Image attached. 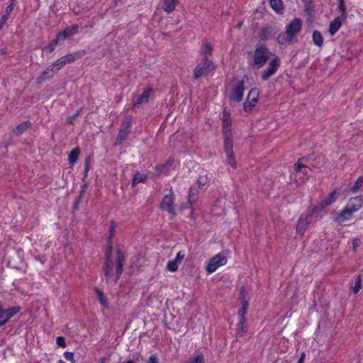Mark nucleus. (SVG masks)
I'll return each instance as SVG.
<instances>
[{
  "instance_id": "nucleus-1",
  "label": "nucleus",
  "mask_w": 363,
  "mask_h": 363,
  "mask_svg": "<svg viewBox=\"0 0 363 363\" xmlns=\"http://www.w3.org/2000/svg\"><path fill=\"white\" fill-rule=\"evenodd\" d=\"M231 118L229 111L225 108L223 111L222 130L224 139V151L226 155L228 163L234 169L237 168V163L233 152V140L231 132Z\"/></svg>"
},
{
  "instance_id": "nucleus-2",
  "label": "nucleus",
  "mask_w": 363,
  "mask_h": 363,
  "mask_svg": "<svg viewBox=\"0 0 363 363\" xmlns=\"http://www.w3.org/2000/svg\"><path fill=\"white\" fill-rule=\"evenodd\" d=\"M123 271V255L120 251L113 252L111 249L106 254L105 275L107 279H111L116 273L117 280Z\"/></svg>"
},
{
  "instance_id": "nucleus-3",
  "label": "nucleus",
  "mask_w": 363,
  "mask_h": 363,
  "mask_svg": "<svg viewBox=\"0 0 363 363\" xmlns=\"http://www.w3.org/2000/svg\"><path fill=\"white\" fill-rule=\"evenodd\" d=\"M303 22L300 18H295L286 26L285 32L277 37L279 44L292 43L302 30Z\"/></svg>"
},
{
  "instance_id": "nucleus-4",
  "label": "nucleus",
  "mask_w": 363,
  "mask_h": 363,
  "mask_svg": "<svg viewBox=\"0 0 363 363\" xmlns=\"http://www.w3.org/2000/svg\"><path fill=\"white\" fill-rule=\"evenodd\" d=\"M226 92L230 100L240 102L243 98V82L232 80L226 86Z\"/></svg>"
},
{
  "instance_id": "nucleus-5",
  "label": "nucleus",
  "mask_w": 363,
  "mask_h": 363,
  "mask_svg": "<svg viewBox=\"0 0 363 363\" xmlns=\"http://www.w3.org/2000/svg\"><path fill=\"white\" fill-rule=\"evenodd\" d=\"M273 55L267 47L257 45L253 55V65L257 69H260L266 64L269 57L271 56L273 57Z\"/></svg>"
},
{
  "instance_id": "nucleus-6",
  "label": "nucleus",
  "mask_w": 363,
  "mask_h": 363,
  "mask_svg": "<svg viewBox=\"0 0 363 363\" xmlns=\"http://www.w3.org/2000/svg\"><path fill=\"white\" fill-rule=\"evenodd\" d=\"M215 65L209 59L203 60L195 68L194 77L198 79L201 77L211 74L215 70Z\"/></svg>"
},
{
  "instance_id": "nucleus-7",
  "label": "nucleus",
  "mask_w": 363,
  "mask_h": 363,
  "mask_svg": "<svg viewBox=\"0 0 363 363\" xmlns=\"http://www.w3.org/2000/svg\"><path fill=\"white\" fill-rule=\"evenodd\" d=\"M280 65L281 62L279 57L277 55H273L269 62L268 67L262 72V79L267 80L275 74Z\"/></svg>"
},
{
  "instance_id": "nucleus-8",
  "label": "nucleus",
  "mask_w": 363,
  "mask_h": 363,
  "mask_svg": "<svg viewBox=\"0 0 363 363\" xmlns=\"http://www.w3.org/2000/svg\"><path fill=\"white\" fill-rule=\"evenodd\" d=\"M226 263L227 257L224 255L218 253L209 259L206 264V270L208 273L211 274L216 272L218 267L225 265Z\"/></svg>"
},
{
  "instance_id": "nucleus-9",
  "label": "nucleus",
  "mask_w": 363,
  "mask_h": 363,
  "mask_svg": "<svg viewBox=\"0 0 363 363\" xmlns=\"http://www.w3.org/2000/svg\"><path fill=\"white\" fill-rule=\"evenodd\" d=\"M311 212L302 213L297 220L296 232L298 235H303L311 223Z\"/></svg>"
},
{
  "instance_id": "nucleus-10",
  "label": "nucleus",
  "mask_w": 363,
  "mask_h": 363,
  "mask_svg": "<svg viewBox=\"0 0 363 363\" xmlns=\"http://www.w3.org/2000/svg\"><path fill=\"white\" fill-rule=\"evenodd\" d=\"M259 92L257 89H252L248 93L247 97L244 102L243 108L246 112H250L256 106Z\"/></svg>"
},
{
  "instance_id": "nucleus-11",
  "label": "nucleus",
  "mask_w": 363,
  "mask_h": 363,
  "mask_svg": "<svg viewBox=\"0 0 363 363\" xmlns=\"http://www.w3.org/2000/svg\"><path fill=\"white\" fill-rule=\"evenodd\" d=\"M21 308L19 306H13L4 310L0 306V327L4 325L12 317L15 316L20 312Z\"/></svg>"
},
{
  "instance_id": "nucleus-12",
  "label": "nucleus",
  "mask_w": 363,
  "mask_h": 363,
  "mask_svg": "<svg viewBox=\"0 0 363 363\" xmlns=\"http://www.w3.org/2000/svg\"><path fill=\"white\" fill-rule=\"evenodd\" d=\"M160 207L162 211H166L169 214H175L174 194L172 193L167 194L163 197Z\"/></svg>"
},
{
  "instance_id": "nucleus-13",
  "label": "nucleus",
  "mask_w": 363,
  "mask_h": 363,
  "mask_svg": "<svg viewBox=\"0 0 363 363\" xmlns=\"http://www.w3.org/2000/svg\"><path fill=\"white\" fill-rule=\"evenodd\" d=\"M296 178L301 179V182H304V177L308 179V175L311 169L302 164V160H298L295 164Z\"/></svg>"
},
{
  "instance_id": "nucleus-14",
  "label": "nucleus",
  "mask_w": 363,
  "mask_h": 363,
  "mask_svg": "<svg viewBox=\"0 0 363 363\" xmlns=\"http://www.w3.org/2000/svg\"><path fill=\"white\" fill-rule=\"evenodd\" d=\"M184 252L182 251L179 252L173 260L168 262L167 264V269L171 272H176L178 269L179 264L184 259Z\"/></svg>"
},
{
  "instance_id": "nucleus-15",
  "label": "nucleus",
  "mask_w": 363,
  "mask_h": 363,
  "mask_svg": "<svg viewBox=\"0 0 363 363\" xmlns=\"http://www.w3.org/2000/svg\"><path fill=\"white\" fill-rule=\"evenodd\" d=\"M335 200L336 193L335 191H333L330 193L327 198L323 199L318 206H314L313 211L315 212L320 211L323 210L325 207L333 203Z\"/></svg>"
},
{
  "instance_id": "nucleus-16",
  "label": "nucleus",
  "mask_w": 363,
  "mask_h": 363,
  "mask_svg": "<svg viewBox=\"0 0 363 363\" xmlns=\"http://www.w3.org/2000/svg\"><path fill=\"white\" fill-rule=\"evenodd\" d=\"M57 72V69L52 65H51L50 66L48 67L43 72L41 75L36 79L37 83L41 84L46 79L52 78Z\"/></svg>"
},
{
  "instance_id": "nucleus-17",
  "label": "nucleus",
  "mask_w": 363,
  "mask_h": 363,
  "mask_svg": "<svg viewBox=\"0 0 363 363\" xmlns=\"http://www.w3.org/2000/svg\"><path fill=\"white\" fill-rule=\"evenodd\" d=\"M151 91L152 89L150 88L145 89L143 93L141 95H140L138 97V99L134 101L133 108H135L143 104L147 103L150 96Z\"/></svg>"
},
{
  "instance_id": "nucleus-18",
  "label": "nucleus",
  "mask_w": 363,
  "mask_h": 363,
  "mask_svg": "<svg viewBox=\"0 0 363 363\" xmlns=\"http://www.w3.org/2000/svg\"><path fill=\"white\" fill-rule=\"evenodd\" d=\"M353 213L354 212L346 206L342 211L337 215L335 220L336 223L341 224L342 223L348 220Z\"/></svg>"
},
{
  "instance_id": "nucleus-19",
  "label": "nucleus",
  "mask_w": 363,
  "mask_h": 363,
  "mask_svg": "<svg viewBox=\"0 0 363 363\" xmlns=\"http://www.w3.org/2000/svg\"><path fill=\"white\" fill-rule=\"evenodd\" d=\"M362 204L363 198L362 196H356L349 200L347 206L354 213L362 207Z\"/></svg>"
},
{
  "instance_id": "nucleus-20",
  "label": "nucleus",
  "mask_w": 363,
  "mask_h": 363,
  "mask_svg": "<svg viewBox=\"0 0 363 363\" xmlns=\"http://www.w3.org/2000/svg\"><path fill=\"white\" fill-rule=\"evenodd\" d=\"M150 173H141V172H136L133 177L132 180V185L133 186H136L139 183H144L145 182L148 177H149Z\"/></svg>"
},
{
  "instance_id": "nucleus-21",
  "label": "nucleus",
  "mask_w": 363,
  "mask_h": 363,
  "mask_svg": "<svg viewBox=\"0 0 363 363\" xmlns=\"http://www.w3.org/2000/svg\"><path fill=\"white\" fill-rule=\"evenodd\" d=\"M178 2V0H163V9L169 13H172L175 10Z\"/></svg>"
},
{
  "instance_id": "nucleus-22",
  "label": "nucleus",
  "mask_w": 363,
  "mask_h": 363,
  "mask_svg": "<svg viewBox=\"0 0 363 363\" xmlns=\"http://www.w3.org/2000/svg\"><path fill=\"white\" fill-rule=\"evenodd\" d=\"M269 4L272 9L277 13H281L284 9L282 0H270Z\"/></svg>"
},
{
  "instance_id": "nucleus-23",
  "label": "nucleus",
  "mask_w": 363,
  "mask_h": 363,
  "mask_svg": "<svg viewBox=\"0 0 363 363\" xmlns=\"http://www.w3.org/2000/svg\"><path fill=\"white\" fill-rule=\"evenodd\" d=\"M84 54V51H79L74 53H71L63 56L65 61H66V64L74 62L79 58L82 57Z\"/></svg>"
},
{
  "instance_id": "nucleus-24",
  "label": "nucleus",
  "mask_w": 363,
  "mask_h": 363,
  "mask_svg": "<svg viewBox=\"0 0 363 363\" xmlns=\"http://www.w3.org/2000/svg\"><path fill=\"white\" fill-rule=\"evenodd\" d=\"M341 21L339 18H335L330 23L329 33L331 35H333L340 28Z\"/></svg>"
},
{
  "instance_id": "nucleus-25",
  "label": "nucleus",
  "mask_w": 363,
  "mask_h": 363,
  "mask_svg": "<svg viewBox=\"0 0 363 363\" xmlns=\"http://www.w3.org/2000/svg\"><path fill=\"white\" fill-rule=\"evenodd\" d=\"M313 43L318 47H321L323 44V38L321 33L318 30H314L312 35Z\"/></svg>"
},
{
  "instance_id": "nucleus-26",
  "label": "nucleus",
  "mask_w": 363,
  "mask_h": 363,
  "mask_svg": "<svg viewBox=\"0 0 363 363\" xmlns=\"http://www.w3.org/2000/svg\"><path fill=\"white\" fill-rule=\"evenodd\" d=\"M80 154V149L75 147L73 149L69 155L68 161L71 165H73L78 160Z\"/></svg>"
},
{
  "instance_id": "nucleus-27",
  "label": "nucleus",
  "mask_w": 363,
  "mask_h": 363,
  "mask_svg": "<svg viewBox=\"0 0 363 363\" xmlns=\"http://www.w3.org/2000/svg\"><path fill=\"white\" fill-rule=\"evenodd\" d=\"M174 160L170 158L165 162V164L157 166V169L159 171L160 174L164 173L170 169V167L174 164Z\"/></svg>"
},
{
  "instance_id": "nucleus-28",
  "label": "nucleus",
  "mask_w": 363,
  "mask_h": 363,
  "mask_svg": "<svg viewBox=\"0 0 363 363\" xmlns=\"http://www.w3.org/2000/svg\"><path fill=\"white\" fill-rule=\"evenodd\" d=\"M123 125H124V128H122L120 130L119 134H118V135L117 137V140L118 141H123V140H124L126 138L127 135H128V133L130 131V125L129 123L123 124Z\"/></svg>"
},
{
  "instance_id": "nucleus-29",
  "label": "nucleus",
  "mask_w": 363,
  "mask_h": 363,
  "mask_svg": "<svg viewBox=\"0 0 363 363\" xmlns=\"http://www.w3.org/2000/svg\"><path fill=\"white\" fill-rule=\"evenodd\" d=\"M57 44L58 43L55 40H52L48 45L43 48L42 54L48 55L52 53L55 50Z\"/></svg>"
},
{
  "instance_id": "nucleus-30",
  "label": "nucleus",
  "mask_w": 363,
  "mask_h": 363,
  "mask_svg": "<svg viewBox=\"0 0 363 363\" xmlns=\"http://www.w3.org/2000/svg\"><path fill=\"white\" fill-rule=\"evenodd\" d=\"M95 291H96V296L100 302V303L104 307V308H108V301L104 294V293L102 292V291H101L100 289H95Z\"/></svg>"
},
{
  "instance_id": "nucleus-31",
  "label": "nucleus",
  "mask_w": 363,
  "mask_h": 363,
  "mask_svg": "<svg viewBox=\"0 0 363 363\" xmlns=\"http://www.w3.org/2000/svg\"><path fill=\"white\" fill-rule=\"evenodd\" d=\"M213 51V48L211 44L206 43L203 45L202 48V54L203 56V60L208 59V57L211 55Z\"/></svg>"
},
{
  "instance_id": "nucleus-32",
  "label": "nucleus",
  "mask_w": 363,
  "mask_h": 363,
  "mask_svg": "<svg viewBox=\"0 0 363 363\" xmlns=\"http://www.w3.org/2000/svg\"><path fill=\"white\" fill-rule=\"evenodd\" d=\"M199 191L198 190H196L194 187H191L189 189V199L188 202L189 204H192L195 203L197 200V196H198Z\"/></svg>"
},
{
  "instance_id": "nucleus-33",
  "label": "nucleus",
  "mask_w": 363,
  "mask_h": 363,
  "mask_svg": "<svg viewBox=\"0 0 363 363\" xmlns=\"http://www.w3.org/2000/svg\"><path fill=\"white\" fill-rule=\"evenodd\" d=\"M67 35V38L76 34L78 31V26L77 25H72L69 27H67L64 30H62Z\"/></svg>"
},
{
  "instance_id": "nucleus-34",
  "label": "nucleus",
  "mask_w": 363,
  "mask_h": 363,
  "mask_svg": "<svg viewBox=\"0 0 363 363\" xmlns=\"http://www.w3.org/2000/svg\"><path fill=\"white\" fill-rule=\"evenodd\" d=\"M247 311H244L242 309L240 310V333L243 334L245 332V314Z\"/></svg>"
},
{
  "instance_id": "nucleus-35",
  "label": "nucleus",
  "mask_w": 363,
  "mask_h": 363,
  "mask_svg": "<svg viewBox=\"0 0 363 363\" xmlns=\"http://www.w3.org/2000/svg\"><path fill=\"white\" fill-rule=\"evenodd\" d=\"M208 180V179L206 174L200 175L196 182L198 189L202 190L205 184L207 183Z\"/></svg>"
},
{
  "instance_id": "nucleus-36",
  "label": "nucleus",
  "mask_w": 363,
  "mask_h": 363,
  "mask_svg": "<svg viewBox=\"0 0 363 363\" xmlns=\"http://www.w3.org/2000/svg\"><path fill=\"white\" fill-rule=\"evenodd\" d=\"M52 65L54 66V67L58 72V70H60L61 68H62L67 64H66V61H65V59L63 58V57H62L59 58L58 60H57Z\"/></svg>"
},
{
  "instance_id": "nucleus-37",
  "label": "nucleus",
  "mask_w": 363,
  "mask_h": 363,
  "mask_svg": "<svg viewBox=\"0 0 363 363\" xmlns=\"http://www.w3.org/2000/svg\"><path fill=\"white\" fill-rule=\"evenodd\" d=\"M30 125L31 123L29 122V121H26V122H23L22 123H21L20 125H18L16 128V131L18 133H23L26 130H27L28 128L30 127Z\"/></svg>"
},
{
  "instance_id": "nucleus-38",
  "label": "nucleus",
  "mask_w": 363,
  "mask_h": 363,
  "mask_svg": "<svg viewBox=\"0 0 363 363\" xmlns=\"http://www.w3.org/2000/svg\"><path fill=\"white\" fill-rule=\"evenodd\" d=\"M189 363H205L203 354H199L195 357H193L189 359Z\"/></svg>"
},
{
  "instance_id": "nucleus-39",
  "label": "nucleus",
  "mask_w": 363,
  "mask_h": 363,
  "mask_svg": "<svg viewBox=\"0 0 363 363\" xmlns=\"http://www.w3.org/2000/svg\"><path fill=\"white\" fill-rule=\"evenodd\" d=\"M362 184H363V177H359L355 184H354V186H352L351 191H358L362 186Z\"/></svg>"
},
{
  "instance_id": "nucleus-40",
  "label": "nucleus",
  "mask_w": 363,
  "mask_h": 363,
  "mask_svg": "<svg viewBox=\"0 0 363 363\" xmlns=\"http://www.w3.org/2000/svg\"><path fill=\"white\" fill-rule=\"evenodd\" d=\"M67 38L66 34L63 31H61L57 34V36L54 40L59 44L62 43Z\"/></svg>"
},
{
  "instance_id": "nucleus-41",
  "label": "nucleus",
  "mask_w": 363,
  "mask_h": 363,
  "mask_svg": "<svg viewBox=\"0 0 363 363\" xmlns=\"http://www.w3.org/2000/svg\"><path fill=\"white\" fill-rule=\"evenodd\" d=\"M362 286V281L359 277H358L355 281L354 286H353L352 291L354 294H357Z\"/></svg>"
},
{
  "instance_id": "nucleus-42",
  "label": "nucleus",
  "mask_w": 363,
  "mask_h": 363,
  "mask_svg": "<svg viewBox=\"0 0 363 363\" xmlns=\"http://www.w3.org/2000/svg\"><path fill=\"white\" fill-rule=\"evenodd\" d=\"M64 357L65 358L69 361L71 363H75L74 357V353L72 352H64Z\"/></svg>"
},
{
  "instance_id": "nucleus-43",
  "label": "nucleus",
  "mask_w": 363,
  "mask_h": 363,
  "mask_svg": "<svg viewBox=\"0 0 363 363\" xmlns=\"http://www.w3.org/2000/svg\"><path fill=\"white\" fill-rule=\"evenodd\" d=\"M57 345L61 347H66V342L65 340L63 337H57L56 340Z\"/></svg>"
},
{
  "instance_id": "nucleus-44",
  "label": "nucleus",
  "mask_w": 363,
  "mask_h": 363,
  "mask_svg": "<svg viewBox=\"0 0 363 363\" xmlns=\"http://www.w3.org/2000/svg\"><path fill=\"white\" fill-rule=\"evenodd\" d=\"M362 244L361 240L359 238H355L352 240V249L354 251H356L357 247H359Z\"/></svg>"
},
{
  "instance_id": "nucleus-45",
  "label": "nucleus",
  "mask_w": 363,
  "mask_h": 363,
  "mask_svg": "<svg viewBox=\"0 0 363 363\" xmlns=\"http://www.w3.org/2000/svg\"><path fill=\"white\" fill-rule=\"evenodd\" d=\"M89 168H90V162H89V159H86V163H85V169H84V178H86L87 177V174H88V172L89 170Z\"/></svg>"
},
{
  "instance_id": "nucleus-46",
  "label": "nucleus",
  "mask_w": 363,
  "mask_h": 363,
  "mask_svg": "<svg viewBox=\"0 0 363 363\" xmlns=\"http://www.w3.org/2000/svg\"><path fill=\"white\" fill-rule=\"evenodd\" d=\"M7 15H4L0 19V29L3 28L6 22L7 21Z\"/></svg>"
},
{
  "instance_id": "nucleus-47",
  "label": "nucleus",
  "mask_w": 363,
  "mask_h": 363,
  "mask_svg": "<svg viewBox=\"0 0 363 363\" xmlns=\"http://www.w3.org/2000/svg\"><path fill=\"white\" fill-rule=\"evenodd\" d=\"M147 363H158V359L156 355H151Z\"/></svg>"
},
{
  "instance_id": "nucleus-48",
  "label": "nucleus",
  "mask_w": 363,
  "mask_h": 363,
  "mask_svg": "<svg viewBox=\"0 0 363 363\" xmlns=\"http://www.w3.org/2000/svg\"><path fill=\"white\" fill-rule=\"evenodd\" d=\"M13 10V3H11L9 6H8L5 10V14L7 15V18H9V16L10 15L11 11Z\"/></svg>"
},
{
  "instance_id": "nucleus-49",
  "label": "nucleus",
  "mask_w": 363,
  "mask_h": 363,
  "mask_svg": "<svg viewBox=\"0 0 363 363\" xmlns=\"http://www.w3.org/2000/svg\"><path fill=\"white\" fill-rule=\"evenodd\" d=\"M339 8H340V10L342 11V13L343 14H345L346 9H345V6L343 0H340Z\"/></svg>"
},
{
  "instance_id": "nucleus-50",
  "label": "nucleus",
  "mask_w": 363,
  "mask_h": 363,
  "mask_svg": "<svg viewBox=\"0 0 363 363\" xmlns=\"http://www.w3.org/2000/svg\"><path fill=\"white\" fill-rule=\"evenodd\" d=\"M109 228H110L111 235H112L114 231V229H115V223H114V222L113 220H111L110 222V227Z\"/></svg>"
},
{
  "instance_id": "nucleus-51",
  "label": "nucleus",
  "mask_w": 363,
  "mask_h": 363,
  "mask_svg": "<svg viewBox=\"0 0 363 363\" xmlns=\"http://www.w3.org/2000/svg\"><path fill=\"white\" fill-rule=\"evenodd\" d=\"M248 307V303L247 301L243 302L242 308L244 311H247Z\"/></svg>"
},
{
  "instance_id": "nucleus-52",
  "label": "nucleus",
  "mask_w": 363,
  "mask_h": 363,
  "mask_svg": "<svg viewBox=\"0 0 363 363\" xmlns=\"http://www.w3.org/2000/svg\"><path fill=\"white\" fill-rule=\"evenodd\" d=\"M304 358H305V354L304 353H301V357H300L298 360H302V362L303 363Z\"/></svg>"
},
{
  "instance_id": "nucleus-53",
  "label": "nucleus",
  "mask_w": 363,
  "mask_h": 363,
  "mask_svg": "<svg viewBox=\"0 0 363 363\" xmlns=\"http://www.w3.org/2000/svg\"><path fill=\"white\" fill-rule=\"evenodd\" d=\"M123 363H135V362L133 360H126L124 361Z\"/></svg>"
},
{
  "instance_id": "nucleus-54",
  "label": "nucleus",
  "mask_w": 363,
  "mask_h": 363,
  "mask_svg": "<svg viewBox=\"0 0 363 363\" xmlns=\"http://www.w3.org/2000/svg\"><path fill=\"white\" fill-rule=\"evenodd\" d=\"M58 363H66L65 361H63L62 359H60L58 361Z\"/></svg>"
},
{
  "instance_id": "nucleus-55",
  "label": "nucleus",
  "mask_w": 363,
  "mask_h": 363,
  "mask_svg": "<svg viewBox=\"0 0 363 363\" xmlns=\"http://www.w3.org/2000/svg\"><path fill=\"white\" fill-rule=\"evenodd\" d=\"M101 363H104V358L101 359Z\"/></svg>"
},
{
  "instance_id": "nucleus-56",
  "label": "nucleus",
  "mask_w": 363,
  "mask_h": 363,
  "mask_svg": "<svg viewBox=\"0 0 363 363\" xmlns=\"http://www.w3.org/2000/svg\"><path fill=\"white\" fill-rule=\"evenodd\" d=\"M304 2L310 1L311 0H303Z\"/></svg>"
},
{
  "instance_id": "nucleus-57",
  "label": "nucleus",
  "mask_w": 363,
  "mask_h": 363,
  "mask_svg": "<svg viewBox=\"0 0 363 363\" xmlns=\"http://www.w3.org/2000/svg\"><path fill=\"white\" fill-rule=\"evenodd\" d=\"M297 363H303L302 360H298Z\"/></svg>"
},
{
  "instance_id": "nucleus-58",
  "label": "nucleus",
  "mask_w": 363,
  "mask_h": 363,
  "mask_svg": "<svg viewBox=\"0 0 363 363\" xmlns=\"http://www.w3.org/2000/svg\"><path fill=\"white\" fill-rule=\"evenodd\" d=\"M261 38L262 39H266V38L263 37V36H261Z\"/></svg>"
}]
</instances>
